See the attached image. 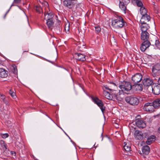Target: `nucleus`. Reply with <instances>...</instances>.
Listing matches in <instances>:
<instances>
[{
    "label": "nucleus",
    "mask_w": 160,
    "mask_h": 160,
    "mask_svg": "<svg viewBox=\"0 0 160 160\" xmlns=\"http://www.w3.org/2000/svg\"><path fill=\"white\" fill-rule=\"evenodd\" d=\"M143 41V42L142 44L140 47V49L142 52H144L150 46L151 44L149 40Z\"/></svg>",
    "instance_id": "obj_12"
},
{
    "label": "nucleus",
    "mask_w": 160,
    "mask_h": 160,
    "mask_svg": "<svg viewBox=\"0 0 160 160\" xmlns=\"http://www.w3.org/2000/svg\"><path fill=\"white\" fill-rule=\"evenodd\" d=\"M153 39L154 41L155 42L154 45L155 48L160 49V42L157 39V37L155 36H154Z\"/></svg>",
    "instance_id": "obj_19"
},
{
    "label": "nucleus",
    "mask_w": 160,
    "mask_h": 160,
    "mask_svg": "<svg viewBox=\"0 0 160 160\" xmlns=\"http://www.w3.org/2000/svg\"><path fill=\"white\" fill-rule=\"evenodd\" d=\"M150 20V18L148 14L142 15L140 20V23H147Z\"/></svg>",
    "instance_id": "obj_16"
},
{
    "label": "nucleus",
    "mask_w": 160,
    "mask_h": 160,
    "mask_svg": "<svg viewBox=\"0 0 160 160\" xmlns=\"http://www.w3.org/2000/svg\"><path fill=\"white\" fill-rule=\"evenodd\" d=\"M141 25V30L142 32H147V30L149 28V27L148 24H147L146 23H140Z\"/></svg>",
    "instance_id": "obj_21"
},
{
    "label": "nucleus",
    "mask_w": 160,
    "mask_h": 160,
    "mask_svg": "<svg viewBox=\"0 0 160 160\" xmlns=\"http://www.w3.org/2000/svg\"><path fill=\"white\" fill-rule=\"evenodd\" d=\"M92 101L96 104L100 108L102 112L103 113L105 110V107L104 106L103 104L102 100L97 97H92Z\"/></svg>",
    "instance_id": "obj_4"
},
{
    "label": "nucleus",
    "mask_w": 160,
    "mask_h": 160,
    "mask_svg": "<svg viewBox=\"0 0 160 160\" xmlns=\"http://www.w3.org/2000/svg\"><path fill=\"white\" fill-rule=\"evenodd\" d=\"M152 90L153 93L158 95L160 93V84L155 83L152 85Z\"/></svg>",
    "instance_id": "obj_9"
},
{
    "label": "nucleus",
    "mask_w": 160,
    "mask_h": 160,
    "mask_svg": "<svg viewBox=\"0 0 160 160\" xmlns=\"http://www.w3.org/2000/svg\"><path fill=\"white\" fill-rule=\"evenodd\" d=\"M154 107L152 102H147L146 103L143 107V109L146 111L150 112L154 111Z\"/></svg>",
    "instance_id": "obj_8"
},
{
    "label": "nucleus",
    "mask_w": 160,
    "mask_h": 160,
    "mask_svg": "<svg viewBox=\"0 0 160 160\" xmlns=\"http://www.w3.org/2000/svg\"><path fill=\"white\" fill-rule=\"evenodd\" d=\"M44 19L47 20H51L53 19L54 14L53 13L50 12H45L44 13Z\"/></svg>",
    "instance_id": "obj_18"
},
{
    "label": "nucleus",
    "mask_w": 160,
    "mask_h": 160,
    "mask_svg": "<svg viewBox=\"0 0 160 160\" xmlns=\"http://www.w3.org/2000/svg\"><path fill=\"white\" fill-rule=\"evenodd\" d=\"M160 70V63H158L154 65L152 68V75L155 79L158 78L157 76L159 74L158 72Z\"/></svg>",
    "instance_id": "obj_7"
},
{
    "label": "nucleus",
    "mask_w": 160,
    "mask_h": 160,
    "mask_svg": "<svg viewBox=\"0 0 160 160\" xmlns=\"http://www.w3.org/2000/svg\"><path fill=\"white\" fill-rule=\"evenodd\" d=\"M142 82L143 85L146 86H150L152 85L153 82L152 80L148 78L144 79Z\"/></svg>",
    "instance_id": "obj_15"
},
{
    "label": "nucleus",
    "mask_w": 160,
    "mask_h": 160,
    "mask_svg": "<svg viewBox=\"0 0 160 160\" xmlns=\"http://www.w3.org/2000/svg\"><path fill=\"white\" fill-rule=\"evenodd\" d=\"M149 34L147 32H142L141 38L142 41L149 40Z\"/></svg>",
    "instance_id": "obj_14"
},
{
    "label": "nucleus",
    "mask_w": 160,
    "mask_h": 160,
    "mask_svg": "<svg viewBox=\"0 0 160 160\" xmlns=\"http://www.w3.org/2000/svg\"><path fill=\"white\" fill-rule=\"evenodd\" d=\"M35 9L37 12L39 13H40L42 11L41 8L38 6H36L35 8Z\"/></svg>",
    "instance_id": "obj_36"
},
{
    "label": "nucleus",
    "mask_w": 160,
    "mask_h": 160,
    "mask_svg": "<svg viewBox=\"0 0 160 160\" xmlns=\"http://www.w3.org/2000/svg\"><path fill=\"white\" fill-rule=\"evenodd\" d=\"M124 149L127 152H129L131 151V148L130 145L129 143H124Z\"/></svg>",
    "instance_id": "obj_28"
},
{
    "label": "nucleus",
    "mask_w": 160,
    "mask_h": 160,
    "mask_svg": "<svg viewBox=\"0 0 160 160\" xmlns=\"http://www.w3.org/2000/svg\"><path fill=\"white\" fill-rule=\"evenodd\" d=\"M9 94H10L12 97L13 98H15L16 97L15 93L12 90L10 89L9 91Z\"/></svg>",
    "instance_id": "obj_32"
},
{
    "label": "nucleus",
    "mask_w": 160,
    "mask_h": 160,
    "mask_svg": "<svg viewBox=\"0 0 160 160\" xmlns=\"http://www.w3.org/2000/svg\"><path fill=\"white\" fill-rule=\"evenodd\" d=\"M129 2V0H122L119 1V7L124 13H126L127 9V6Z\"/></svg>",
    "instance_id": "obj_6"
},
{
    "label": "nucleus",
    "mask_w": 160,
    "mask_h": 160,
    "mask_svg": "<svg viewBox=\"0 0 160 160\" xmlns=\"http://www.w3.org/2000/svg\"><path fill=\"white\" fill-rule=\"evenodd\" d=\"M2 101L6 105H9L8 99L7 98H6V99L2 98Z\"/></svg>",
    "instance_id": "obj_38"
},
{
    "label": "nucleus",
    "mask_w": 160,
    "mask_h": 160,
    "mask_svg": "<svg viewBox=\"0 0 160 160\" xmlns=\"http://www.w3.org/2000/svg\"><path fill=\"white\" fill-rule=\"evenodd\" d=\"M46 24L49 29H52L54 24L53 19L47 20Z\"/></svg>",
    "instance_id": "obj_26"
},
{
    "label": "nucleus",
    "mask_w": 160,
    "mask_h": 160,
    "mask_svg": "<svg viewBox=\"0 0 160 160\" xmlns=\"http://www.w3.org/2000/svg\"><path fill=\"white\" fill-rule=\"evenodd\" d=\"M136 124L137 126L140 128H143L146 126V123L144 121L140 119L136 120Z\"/></svg>",
    "instance_id": "obj_13"
},
{
    "label": "nucleus",
    "mask_w": 160,
    "mask_h": 160,
    "mask_svg": "<svg viewBox=\"0 0 160 160\" xmlns=\"http://www.w3.org/2000/svg\"><path fill=\"white\" fill-rule=\"evenodd\" d=\"M77 1V0H63L62 3L65 7L70 8L75 4L74 2Z\"/></svg>",
    "instance_id": "obj_11"
},
{
    "label": "nucleus",
    "mask_w": 160,
    "mask_h": 160,
    "mask_svg": "<svg viewBox=\"0 0 160 160\" xmlns=\"http://www.w3.org/2000/svg\"><path fill=\"white\" fill-rule=\"evenodd\" d=\"M0 144L2 147L5 150L7 149L6 144L5 143V142L3 141H1L0 142Z\"/></svg>",
    "instance_id": "obj_33"
},
{
    "label": "nucleus",
    "mask_w": 160,
    "mask_h": 160,
    "mask_svg": "<svg viewBox=\"0 0 160 160\" xmlns=\"http://www.w3.org/2000/svg\"><path fill=\"white\" fill-rule=\"evenodd\" d=\"M120 93V90H119V92Z\"/></svg>",
    "instance_id": "obj_44"
},
{
    "label": "nucleus",
    "mask_w": 160,
    "mask_h": 160,
    "mask_svg": "<svg viewBox=\"0 0 160 160\" xmlns=\"http://www.w3.org/2000/svg\"><path fill=\"white\" fill-rule=\"evenodd\" d=\"M150 150L149 147L147 145L143 147L142 149V153L146 155H147L149 153Z\"/></svg>",
    "instance_id": "obj_24"
},
{
    "label": "nucleus",
    "mask_w": 160,
    "mask_h": 160,
    "mask_svg": "<svg viewBox=\"0 0 160 160\" xmlns=\"http://www.w3.org/2000/svg\"><path fill=\"white\" fill-rule=\"evenodd\" d=\"M104 88L106 89L111 91V92H112V94L114 96L116 97L117 95V94L118 93V91L116 90V89L117 88V85L114 83L111 82L110 83L108 86L107 85L104 86L103 88L104 90Z\"/></svg>",
    "instance_id": "obj_3"
},
{
    "label": "nucleus",
    "mask_w": 160,
    "mask_h": 160,
    "mask_svg": "<svg viewBox=\"0 0 160 160\" xmlns=\"http://www.w3.org/2000/svg\"><path fill=\"white\" fill-rule=\"evenodd\" d=\"M104 94L105 98L108 99H112V96L107 91H104Z\"/></svg>",
    "instance_id": "obj_31"
},
{
    "label": "nucleus",
    "mask_w": 160,
    "mask_h": 160,
    "mask_svg": "<svg viewBox=\"0 0 160 160\" xmlns=\"http://www.w3.org/2000/svg\"><path fill=\"white\" fill-rule=\"evenodd\" d=\"M136 87L137 90L139 91H142L143 89V87L142 84H138L136 86Z\"/></svg>",
    "instance_id": "obj_34"
},
{
    "label": "nucleus",
    "mask_w": 160,
    "mask_h": 160,
    "mask_svg": "<svg viewBox=\"0 0 160 160\" xmlns=\"http://www.w3.org/2000/svg\"><path fill=\"white\" fill-rule=\"evenodd\" d=\"M152 103L155 108H158L160 107V98L155 100Z\"/></svg>",
    "instance_id": "obj_22"
},
{
    "label": "nucleus",
    "mask_w": 160,
    "mask_h": 160,
    "mask_svg": "<svg viewBox=\"0 0 160 160\" xmlns=\"http://www.w3.org/2000/svg\"><path fill=\"white\" fill-rule=\"evenodd\" d=\"M158 82L159 83V84H160V77L158 79Z\"/></svg>",
    "instance_id": "obj_42"
},
{
    "label": "nucleus",
    "mask_w": 160,
    "mask_h": 160,
    "mask_svg": "<svg viewBox=\"0 0 160 160\" xmlns=\"http://www.w3.org/2000/svg\"><path fill=\"white\" fill-rule=\"evenodd\" d=\"M1 136L4 139H5L9 136V135L7 133H3V134H0Z\"/></svg>",
    "instance_id": "obj_37"
},
{
    "label": "nucleus",
    "mask_w": 160,
    "mask_h": 160,
    "mask_svg": "<svg viewBox=\"0 0 160 160\" xmlns=\"http://www.w3.org/2000/svg\"><path fill=\"white\" fill-rule=\"evenodd\" d=\"M125 100L127 103L132 105H137L139 102L137 98L133 97H127L125 98Z\"/></svg>",
    "instance_id": "obj_5"
},
{
    "label": "nucleus",
    "mask_w": 160,
    "mask_h": 160,
    "mask_svg": "<svg viewBox=\"0 0 160 160\" xmlns=\"http://www.w3.org/2000/svg\"><path fill=\"white\" fill-rule=\"evenodd\" d=\"M142 78V75L139 73H137L132 76V80L134 84H136L140 82Z\"/></svg>",
    "instance_id": "obj_10"
},
{
    "label": "nucleus",
    "mask_w": 160,
    "mask_h": 160,
    "mask_svg": "<svg viewBox=\"0 0 160 160\" xmlns=\"http://www.w3.org/2000/svg\"><path fill=\"white\" fill-rule=\"evenodd\" d=\"M112 25L114 28L119 29L126 25L127 23L124 21L122 17L117 15L116 18L112 21Z\"/></svg>",
    "instance_id": "obj_1"
},
{
    "label": "nucleus",
    "mask_w": 160,
    "mask_h": 160,
    "mask_svg": "<svg viewBox=\"0 0 160 160\" xmlns=\"http://www.w3.org/2000/svg\"><path fill=\"white\" fill-rule=\"evenodd\" d=\"M95 31L97 33H98L99 32H100L101 31V28L99 26H95Z\"/></svg>",
    "instance_id": "obj_35"
},
{
    "label": "nucleus",
    "mask_w": 160,
    "mask_h": 160,
    "mask_svg": "<svg viewBox=\"0 0 160 160\" xmlns=\"http://www.w3.org/2000/svg\"><path fill=\"white\" fill-rule=\"evenodd\" d=\"M133 3H135L138 7H141L143 6L142 2L139 0H132Z\"/></svg>",
    "instance_id": "obj_30"
},
{
    "label": "nucleus",
    "mask_w": 160,
    "mask_h": 160,
    "mask_svg": "<svg viewBox=\"0 0 160 160\" xmlns=\"http://www.w3.org/2000/svg\"><path fill=\"white\" fill-rule=\"evenodd\" d=\"M21 0H14L13 2L12 3L9 9L6 12V14H5V15L4 16V18H5L6 15L7 14V13L9 12V11L10 9H11V7L13 6H15V5L14 4L15 3H20L21 2Z\"/></svg>",
    "instance_id": "obj_29"
},
{
    "label": "nucleus",
    "mask_w": 160,
    "mask_h": 160,
    "mask_svg": "<svg viewBox=\"0 0 160 160\" xmlns=\"http://www.w3.org/2000/svg\"><path fill=\"white\" fill-rule=\"evenodd\" d=\"M112 41V42H116L115 41V39L114 38V37L113 36L112 37V38H111V42Z\"/></svg>",
    "instance_id": "obj_40"
},
{
    "label": "nucleus",
    "mask_w": 160,
    "mask_h": 160,
    "mask_svg": "<svg viewBox=\"0 0 160 160\" xmlns=\"http://www.w3.org/2000/svg\"><path fill=\"white\" fill-rule=\"evenodd\" d=\"M75 55L76 59L78 60L84 61L86 60L85 56L83 54L81 53H76Z\"/></svg>",
    "instance_id": "obj_20"
},
{
    "label": "nucleus",
    "mask_w": 160,
    "mask_h": 160,
    "mask_svg": "<svg viewBox=\"0 0 160 160\" xmlns=\"http://www.w3.org/2000/svg\"><path fill=\"white\" fill-rule=\"evenodd\" d=\"M135 138L137 140H142L143 138L142 133L141 132L136 131L134 133Z\"/></svg>",
    "instance_id": "obj_23"
},
{
    "label": "nucleus",
    "mask_w": 160,
    "mask_h": 160,
    "mask_svg": "<svg viewBox=\"0 0 160 160\" xmlns=\"http://www.w3.org/2000/svg\"><path fill=\"white\" fill-rule=\"evenodd\" d=\"M2 98L6 99L4 95H1V99L2 100Z\"/></svg>",
    "instance_id": "obj_41"
},
{
    "label": "nucleus",
    "mask_w": 160,
    "mask_h": 160,
    "mask_svg": "<svg viewBox=\"0 0 160 160\" xmlns=\"http://www.w3.org/2000/svg\"><path fill=\"white\" fill-rule=\"evenodd\" d=\"M8 71L5 69L3 68H0V77L1 78H5L8 76Z\"/></svg>",
    "instance_id": "obj_17"
},
{
    "label": "nucleus",
    "mask_w": 160,
    "mask_h": 160,
    "mask_svg": "<svg viewBox=\"0 0 160 160\" xmlns=\"http://www.w3.org/2000/svg\"><path fill=\"white\" fill-rule=\"evenodd\" d=\"M140 7V12L142 16L146 15V14H147V11L146 10L145 7H143V5Z\"/></svg>",
    "instance_id": "obj_27"
},
{
    "label": "nucleus",
    "mask_w": 160,
    "mask_h": 160,
    "mask_svg": "<svg viewBox=\"0 0 160 160\" xmlns=\"http://www.w3.org/2000/svg\"><path fill=\"white\" fill-rule=\"evenodd\" d=\"M158 131L160 132V127L158 128Z\"/></svg>",
    "instance_id": "obj_43"
},
{
    "label": "nucleus",
    "mask_w": 160,
    "mask_h": 160,
    "mask_svg": "<svg viewBox=\"0 0 160 160\" xmlns=\"http://www.w3.org/2000/svg\"><path fill=\"white\" fill-rule=\"evenodd\" d=\"M155 139V136L153 135H152L148 138L147 141L146 142V143L147 144L150 145L154 141Z\"/></svg>",
    "instance_id": "obj_25"
},
{
    "label": "nucleus",
    "mask_w": 160,
    "mask_h": 160,
    "mask_svg": "<svg viewBox=\"0 0 160 160\" xmlns=\"http://www.w3.org/2000/svg\"><path fill=\"white\" fill-rule=\"evenodd\" d=\"M119 87L120 90L123 93H128L132 88L130 82L123 81L119 83Z\"/></svg>",
    "instance_id": "obj_2"
},
{
    "label": "nucleus",
    "mask_w": 160,
    "mask_h": 160,
    "mask_svg": "<svg viewBox=\"0 0 160 160\" xmlns=\"http://www.w3.org/2000/svg\"><path fill=\"white\" fill-rule=\"evenodd\" d=\"M65 29L66 31H68L69 30V25H68L67 27L66 25L65 27Z\"/></svg>",
    "instance_id": "obj_39"
}]
</instances>
